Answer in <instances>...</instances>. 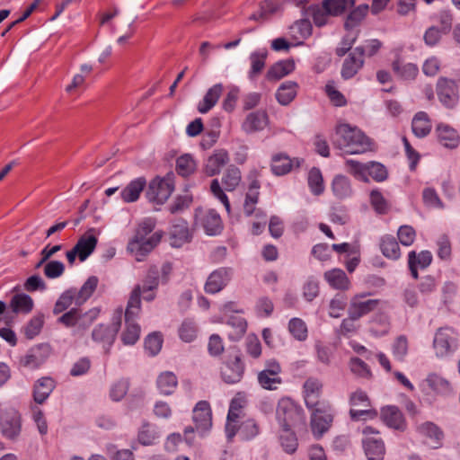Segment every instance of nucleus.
<instances>
[{"label": "nucleus", "instance_id": "f257e3e1", "mask_svg": "<svg viewBox=\"0 0 460 460\" xmlns=\"http://www.w3.org/2000/svg\"><path fill=\"white\" fill-rule=\"evenodd\" d=\"M332 143L334 147L344 154H362L370 150V139L358 128L349 124H340L335 128L332 136Z\"/></svg>", "mask_w": 460, "mask_h": 460}, {"label": "nucleus", "instance_id": "f03ea898", "mask_svg": "<svg viewBox=\"0 0 460 460\" xmlns=\"http://www.w3.org/2000/svg\"><path fill=\"white\" fill-rule=\"evenodd\" d=\"M155 220L151 217L145 218L137 226L135 236L128 243V251L133 254L137 261H142L146 256L160 243L163 233H153Z\"/></svg>", "mask_w": 460, "mask_h": 460}, {"label": "nucleus", "instance_id": "7ed1b4c3", "mask_svg": "<svg viewBox=\"0 0 460 460\" xmlns=\"http://www.w3.org/2000/svg\"><path fill=\"white\" fill-rule=\"evenodd\" d=\"M140 296V287L136 286L130 294L125 311L126 330L121 337L125 345H133L139 339L140 326L136 323V318L141 309Z\"/></svg>", "mask_w": 460, "mask_h": 460}, {"label": "nucleus", "instance_id": "20e7f679", "mask_svg": "<svg viewBox=\"0 0 460 460\" xmlns=\"http://www.w3.org/2000/svg\"><path fill=\"white\" fill-rule=\"evenodd\" d=\"M276 417L282 429L305 423L303 409L289 398H282L279 401Z\"/></svg>", "mask_w": 460, "mask_h": 460}, {"label": "nucleus", "instance_id": "39448f33", "mask_svg": "<svg viewBox=\"0 0 460 460\" xmlns=\"http://www.w3.org/2000/svg\"><path fill=\"white\" fill-rule=\"evenodd\" d=\"M174 173L170 172L163 178L156 177L153 179L146 192L148 200L164 204L174 190Z\"/></svg>", "mask_w": 460, "mask_h": 460}, {"label": "nucleus", "instance_id": "423d86ee", "mask_svg": "<svg viewBox=\"0 0 460 460\" xmlns=\"http://www.w3.org/2000/svg\"><path fill=\"white\" fill-rule=\"evenodd\" d=\"M458 346V334L454 329L441 327L437 330L433 340V348L438 358H445L453 354Z\"/></svg>", "mask_w": 460, "mask_h": 460}, {"label": "nucleus", "instance_id": "0eeeda50", "mask_svg": "<svg viewBox=\"0 0 460 460\" xmlns=\"http://www.w3.org/2000/svg\"><path fill=\"white\" fill-rule=\"evenodd\" d=\"M122 319V310L118 309L113 314L112 323L110 325L99 324L92 332V338L98 342H103L107 345L105 352L108 353L113 344L116 335L119 331Z\"/></svg>", "mask_w": 460, "mask_h": 460}, {"label": "nucleus", "instance_id": "6e6552de", "mask_svg": "<svg viewBox=\"0 0 460 460\" xmlns=\"http://www.w3.org/2000/svg\"><path fill=\"white\" fill-rule=\"evenodd\" d=\"M439 102L447 109H454L459 101V91L456 81L447 77H439L436 85Z\"/></svg>", "mask_w": 460, "mask_h": 460}, {"label": "nucleus", "instance_id": "1a4fd4ad", "mask_svg": "<svg viewBox=\"0 0 460 460\" xmlns=\"http://www.w3.org/2000/svg\"><path fill=\"white\" fill-rule=\"evenodd\" d=\"M332 420L333 413L331 406L316 408L312 411L311 429L316 439H320L329 430Z\"/></svg>", "mask_w": 460, "mask_h": 460}, {"label": "nucleus", "instance_id": "9d476101", "mask_svg": "<svg viewBox=\"0 0 460 460\" xmlns=\"http://www.w3.org/2000/svg\"><path fill=\"white\" fill-rule=\"evenodd\" d=\"M96 316L97 312L95 310H90L89 312L82 314V311L79 308L74 307L64 313L58 319V323L65 325L67 328L78 325L83 329H86L96 318Z\"/></svg>", "mask_w": 460, "mask_h": 460}, {"label": "nucleus", "instance_id": "9b49d317", "mask_svg": "<svg viewBox=\"0 0 460 460\" xmlns=\"http://www.w3.org/2000/svg\"><path fill=\"white\" fill-rule=\"evenodd\" d=\"M50 352L51 348L47 343L35 345L21 358L20 364L24 367L35 369L46 361L49 357Z\"/></svg>", "mask_w": 460, "mask_h": 460}, {"label": "nucleus", "instance_id": "f8f14e48", "mask_svg": "<svg viewBox=\"0 0 460 460\" xmlns=\"http://www.w3.org/2000/svg\"><path fill=\"white\" fill-rule=\"evenodd\" d=\"M2 434L9 439H14L21 432V415L14 409H8L2 413L0 419Z\"/></svg>", "mask_w": 460, "mask_h": 460}, {"label": "nucleus", "instance_id": "ddd939ff", "mask_svg": "<svg viewBox=\"0 0 460 460\" xmlns=\"http://www.w3.org/2000/svg\"><path fill=\"white\" fill-rule=\"evenodd\" d=\"M192 239L188 222L182 218L175 219L169 232L170 244L172 247L180 248Z\"/></svg>", "mask_w": 460, "mask_h": 460}, {"label": "nucleus", "instance_id": "4468645a", "mask_svg": "<svg viewBox=\"0 0 460 460\" xmlns=\"http://www.w3.org/2000/svg\"><path fill=\"white\" fill-rule=\"evenodd\" d=\"M244 374V364L240 355L229 358L221 368V376L227 384H235L241 381Z\"/></svg>", "mask_w": 460, "mask_h": 460}, {"label": "nucleus", "instance_id": "2eb2a0df", "mask_svg": "<svg viewBox=\"0 0 460 460\" xmlns=\"http://www.w3.org/2000/svg\"><path fill=\"white\" fill-rule=\"evenodd\" d=\"M233 270L222 267L214 270L208 276L205 283V291L208 294H216L221 291L231 280Z\"/></svg>", "mask_w": 460, "mask_h": 460}, {"label": "nucleus", "instance_id": "dca6fc26", "mask_svg": "<svg viewBox=\"0 0 460 460\" xmlns=\"http://www.w3.org/2000/svg\"><path fill=\"white\" fill-rule=\"evenodd\" d=\"M193 421L198 432L203 434L212 426V416L209 403L206 401L199 402L193 409Z\"/></svg>", "mask_w": 460, "mask_h": 460}, {"label": "nucleus", "instance_id": "f3484780", "mask_svg": "<svg viewBox=\"0 0 460 460\" xmlns=\"http://www.w3.org/2000/svg\"><path fill=\"white\" fill-rule=\"evenodd\" d=\"M196 223L204 229L208 235H217L223 229L219 214L212 209L198 215Z\"/></svg>", "mask_w": 460, "mask_h": 460}, {"label": "nucleus", "instance_id": "a211bd4d", "mask_svg": "<svg viewBox=\"0 0 460 460\" xmlns=\"http://www.w3.org/2000/svg\"><path fill=\"white\" fill-rule=\"evenodd\" d=\"M268 123V113L265 111H256L246 116L242 123V129L247 134H252L263 130Z\"/></svg>", "mask_w": 460, "mask_h": 460}, {"label": "nucleus", "instance_id": "6ab92c4d", "mask_svg": "<svg viewBox=\"0 0 460 460\" xmlns=\"http://www.w3.org/2000/svg\"><path fill=\"white\" fill-rule=\"evenodd\" d=\"M363 296H356L352 298L348 313L353 319H359L368 313L374 311L379 301L377 299L360 300Z\"/></svg>", "mask_w": 460, "mask_h": 460}, {"label": "nucleus", "instance_id": "aec40b11", "mask_svg": "<svg viewBox=\"0 0 460 460\" xmlns=\"http://www.w3.org/2000/svg\"><path fill=\"white\" fill-rule=\"evenodd\" d=\"M301 162H303V160L298 158L292 160L285 154H277L271 158L270 167L275 175L282 176L288 173L295 165L299 167Z\"/></svg>", "mask_w": 460, "mask_h": 460}, {"label": "nucleus", "instance_id": "412c9836", "mask_svg": "<svg viewBox=\"0 0 460 460\" xmlns=\"http://www.w3.org/2000/svg\"><path fill=\"white\" fill-rule=\"evenodd\" d=\"M362 445L367 460H384L385 446L381 438L367 437L362 440Z\"/></svg>", "mask_w": 460, "mask_h": 460}, {"label": "nucleus", "instance_id": "4be33fe9", "mask_svg": "<svg viewBox=\"0 0 460 460\" xmlns=\"http://www.w3.org/2000/svg\"><path fill=\"white\" fill-rule=\"evenodd\" d=\"M229 162V155L224 149L216 150L205 164V172L208 176H214L220 172L221 168Z\"/></svg>", "mask_w": 460, "mask_h": 460}, {"label": "nucleus", "instance_id": "5701e85b", "mask_svg": "<svg viewBox=\"0 0 460 460\" xmlns=\"http://www.w3.org/2000/svg\"><path fill=\"white\" fill-rule=\"evenodd\" d=\"M223 84L220 83L210 87L202 101L198 104L197 110L199 112L202 114L208 113L217 104L223 93Z\"/></svg>", "mask_w": 460, "mask_h": 460}, {"label": "nucleus", "instance_id": "b1692460", "mask_svg": "<svg viewBox=\"0 0 460 460\" xmlns=\"http://www.w3.org/2000/svg\"><path fill=\"white\" fill-rule=\"evenodd\" d=\"M382 419L385 423L394 429L399 430H403L406 427L404 418L402 413L396 406H386L384 407L381 411Z\"/></svg>", "mask_w": 460, "mask_h": 460}, {"label": "nucleus", "instance_id": "393cba45", "mask_svg": "<svg viewBox=\"0 0 460 460\" xmlns=\"http://www.w3.org/2000/svg\"><path fill=\"white\" fill-rule=\"evenodd\" d=\"M364 58L356 53L355 49L349 54L341 67V76L345 80L352 78L363 67Z\"/></svg>", "mask_w": 460, "mask_h": 460}, {"label": "nucleus", "instance_id": "a878e982", "mask_svg": "<svg viewBox=\"0 0 460 460\" xmlns=\"http://www.w3.org/2000/svg\"><path fill=\"white\" fill-rule=\"evenodd\" d=\"M146 185L144 177L137 178L131 181L120 192L121 199L127 203L135 202L138 199L140 193Z\"/></svg>", "mask_w": 460, "mask_h": 460}, {"label": "nucleus", "instance_id": "bb28decb", "mask_svg": "<svg viewBox=\"0 0 460 460\" xmlns=\"http://www.w3.org/2000/svg\"><path fill=\"white\" fill-rule=\"evenodd\" d=\"M55 388V382L50 377H41L34 385L33 399L36 403H43Z\"/></svg>", "mask_w": 460, "mask_h": 460}, {"label": "nucleus", "instance_id": "cd10ccee", "mask_svg": "<svg viewBox=\"0 0 460 460\" xmlns=\"http://www.w3.org/2000/svg\"><path fill=\"white\" fill-rule=\"evenodd\" d=\"M295 69L293 60H281L273 64L266 73V79L269 81H278L290 74Z\"/></svg>", "mask_w": 460, "mask_h": 460}, {"label": "nucleus", "instance_id": "c85d7f7f", "mask_svg": "<svg viewBox=\"0 0 460 460\" xmlns=\"http://www.w3.org/2000/svg\"><path fill=\"white\" fill-rule=\"evenodd\" d=\"M298 84L295 81H286L282 83L277 92L276 99L280 105H288L297 94Z\"/></svg>", "mask_w": 460, "mask_h": 460}, {"label": "nucleus", "instance_id": "c756f323", "mask_svg": "<svg viewBox=\"0 0 460 460\" xmlns=\"http://www.w3.org/2000/svg\"><path fill=\"white\" fill-rule=\"evenodd\" d=\"M392 69L396 76L402 80H414L419 74V68L415 64L404 63L400 58L393 61Z\"/></svg>", "mask_w": 460, "mask_h": 460}, {"label": "nucleus", "instance_id": "7c9ffc66", "mask_svg": "<svg viewBox=\"0 0 460 460\" xmlns=\"http://www.w3.org/2000/svg\"><path fill=\"white\" fill-rule=\"evenodd\" d=\"M439 142L446 147L455 148L459 144V136L456 129L446 124H439L436 128Z\"/></svg>", "mask_w": 460, "mask_h": 460}, {"label": "nucleus", "instance_id": "2f4dec72", "mask_svg": "<svg viewBox=\"0 0 460 460\" xmlns=\"http://www.w3.org/2000/svg\"><path fill=\"white\" fill-rule=\"evenodd\" d=\"M324 279L334 289L347 290L349 288V279L341 269H332L324 273Z\"/></svg>", "mask_w": 460, "mask_h": 460}, {"label": "nucleus", "instance_id": "473e14b6", "mask_svg": "<svg viewBox=\"0 0 460 460\" xmlns=\"http://www.w3.org/2000/svg\"><path fill=\"white\" fill-rule=\"evenodd\" d=\"M332 190L333 195L339 199L349 198L353 193L349 179L341 174L333 178Z\"/></svg>", "mask_w": 460, "mask_h": 460}, {"label": "nucleus", "instance_id": "72a5a7b5", "mask_svg": "<svg viewBox=\"0 0 460 460\" xmlns=\"http://www.w3.org/2000/svg\"><path fill=\"white\" fill-rule=\"evenodd\" d=\"M267 57V49L256 50L250 54L251 69L248 72L249 79H255L262 72L265 67Z\"/></svg>", "mask_w": 460, "mask_h": 460}, {"label": "nucleus", "instance_id": "f704fd0d", "mask_svg": "<svg viewBox=\"0 0 460 460\" xmlns=\"http://www.w3.org/2000/svg\"><path fill=\"white\" fill-rule=\"evenodd\" d=\"M98 240L93 234L82 235L74 246L79 252L80 261H84L94 251Z\"/></svg>", "mask_w": 460, "mask_h": 460}, {"label": "nucleus", "instance_id": "c9c22d12", "mask_svg": "<svg viewBox=\"0 0 460 460\" xmlns=\"http://www.w3.org/2000/svg\"><path fill=\"white\" fill-rule=\"evenodd\" d=\"M413 134L418 137H424L429 134L431 130V122L429 116L424 111L417 112L411 122Z\"/></svg>", "mask_w": 460, "mask_h": 460}, {"label": "nucleus", "instance_id": "e433bc0d", "mask_svg": "<svg viewBox=\"0 0 460 460\" xmlns=\"http://www.w3.org/2000/svg\"><path fill=\"white\" fill-rule=\"evenodd\" d=\"M156 385L162 394L170 395L178 385L177 376L171 371L163 372L156 379Z\"/></svg>", "mask_w": 460, "mask_h": 460}, {"label": "nucleus", "instance_id": "4c0bfd02", "mask_svg": "<svg viewBox=\"0 0 460 460\" xmlns=\"http://www.w3.org/2000/svg\"><path fill=\"white\" fill-rule=\"evenodd\" d=\"M10 308L16 314H29L33 308V300L27 294H16L11 298Z\"/></svg>", "mask_w": 460, "mask_h": 460}, {"label": "nucleus", "instance_id": "58836bf2", "mask_svg": "<svg viewBox=\"0 0 460 460\" xmlns=\"http://www.w3.org/2000/svg\"><path fill=\"white\" fill-rule=\"evenodd\" d=\"M226 324L231 328V330L227 332V335L228 338L232 341L240 340L246 332L247 323L242 316H229L226 321Z\"/></svg>", "mask_w": 460, "mask_h": 460}, {"label": "nucleus", "instance_id": "ea45409f", "mask_svg": "<svg viewBox=\"0 0 460 460\" xmlns=\"http://www.w3.org/2000/svg\"><path fill=\"white\" fill-rule=\"evenodd\" d=\"M418 431L432 442V447L437 448L440 446L443 438L442 430L433 422H424L418 426Z\"/></svg>", "mask_w": 460, "mask_h": 460}, {"label": "nucleus", "instance_id": "a19ab883", "mask_svg": "<svg viewBox=\"0 0 460 460\" xmlns=\"http://www.w3.org/2000/svg\"><path fill=\"white\" fill-rule=\"evenodd\" d=\"M74 302L76 305V288H71L59 296L54 305L53 314L57 315L65 312Z\"/></svg>", "mask_w": 460, "mask_h": 460}, {"label": "nucleus", "instance_id": "79ce46f5", "mask_svg": "<svg viewBox=\"0 0 460 460\" xmlns=\"http://www.w3.org/2000/svg\"><path fill=\"white\" fill-rule=\"evenodd\" d=\"M380 249L384 256L388 259L397 260L400 255V247L396 239L392 235H385L381 239Z\"/></svg>", "mask_w": 460, "mask_h": 460}, {"label": "nucleus", "instance_id": "37998d69", "mask_svg": "<svg viewBox=\"0 0 460 460\" xmlns=\"http://www.w3.org/2000/svg\"><path fill=\"white\" fill-rule=\"evenodd\" d=\"M99 279L95 276H91L87 279V280L84 283L79 290L76 289V305L80 306L86 300H88L94 290L97 288Z\"/></svg>", "mask_w": 460, "mask_h": 460}, {"label": "nucleus", "instance_id": "c03bdc74", "mask_svg": "<svg viewBox=\"0 0 460 460\" xmlns=\"http://www.w3.org/2000/svg\"><path fill=\"white\" fill-rule=\"evenodd\" d=\"M368 9L369 6L367 4H360L353 9L347 16L344 23L345 29L350 30L358 26L367 15Z\"/></svg>", "mask_w": 460, "mask_h": 460}, {"label": "nucleus", "instance_id": "a18cd8bd", "mask_svg": "<svg viewBox=\"0 0 460 460\" xmlns=\"http://www.w3.org/2000/svg\"><path fill=\"white\" fill-rule=\"evenodd\" d=\"M383 43L377 39H370L364 41L361 46L356 47L354 49L362 58L364 57L372 58L381 49Z\"/></svg>", "mask_w": 460, "mask_h": 460}, {"label": "nucleus", "instance_id": "49530a36", "mask_svg": "<svg viewBox=\"0 0 460 460\" xmlns=\"http://www.w3.org/2000/svg\"><path fill=\"white\" fill-rule=\"evenodd\" d=\"M175 169L179 175L187 177L194 172L196 163L190 155L185 154L177 158Z\"/></svg>", "mask_w": 460, "mask_h": 460}, {"label": "nucleus", "instance_id": "de8ad7c7", "mask_svg": "<svg viewBox=\"0 0 460 460\" xmlns=\"http://www.w3.org/2000/svg\"><path fill=\"white\" fill-rule=\"evenodd\" d=\"M241 181V172L239 168L234 165H230L226 171L222 182L225 190L227 191L234 190Z\"/></svg>", "mask_w": 460, "mask_h": 460}, {"label": "nucleus", "instance_id": "09e8293b", "mask_svg": "<svg viewBox=\"0 0 460 460\" xmlns=\"http://www.w3.org/2000/svg\"><path fill=\"white\" fill-rule=\"evenodd\" d=\"M158 438V433L154 425L149 422H143L137 434V439L143 446H150Z\"/></svg>", "mask_w": 460, "mask_h": 460}, {"label": "nucleus", "instance_id": "8fccbe9b", "mask_svg": "<svg viewBox=\"0 0 460 460\" xmlns=\"http://www.w3.org/2000/svg\"><path fill=\"white\" fill-rule=\"evenodd\" d=\"M280 444L283 449L288 454L296 452L298 443L296 434L291 430V428L282 429V433L279 437Z\"/></svg>", "mask_w": 460, "mask_h": 460}, {"label": "nucleus", "instance_id": "3c124183", "mask_svg": "<svg viewBox=\"0 0 460 460\" xmlns=\"http://www.w3.org/2000/svg\"><path fill=\"white\" fill-rule=\"evenodd\" d=\"M308 186L314 195H321L323 190V180L320 169L313 167L308 172Z\"/></svg>", "mask_w": 460, "mask_h": 460}, {"label": "nucleus", "instance_id": "603ef678", "mask_svg": "<svg viewBox=\"0 0 460 460\" xmlns=\"http://www.w3.org/2000/svg\"><path fill=\"white\" fill-rule=\"evenodd\" d=\"M370 204L378 215H385L390 209L389 202L378 190L370 192Z\"/></svg>", "mask_w": 460, "mask_h": 460}, {"label": "nucleus", "instance_id": "864d4df0", "mask_svg": "<svg viewBox=\"0 0 460 460\" xmlns=\"http://www.w3.org/2000/svg\"><path fill=\"white\" fill-rule=\"evenodd\" d=\"M345 165L348 172L352 174L355 178L366 182L368 181L367 176V163L362 164L353 159H348L345 162Z\"/></svg>", "mask_w": 460, "mask_h": 460}, {"label": "nucleus", "instance_id": "5fc2aeb1", "mask_svg": "<svg viewBox=\"0 0 460 460\" xmlns=\"http://www.w3.org/2000/svg\"><path fill=\"white\" fill-rule=\"evenodd\" d=\"M288 331L297 341H305L307 338V327L305 323L300 318H292L288 323Z\"/></svg>", "mask_w": 460, "mask_h": 460}, {"label": "nucleus", "instance_id": "6e6d98bb", "mask_svg": "<svg viewBox=\"0 0 460 460\" xmlns=\"http://www.w3.org/2000/svg\"><path fill=\"white\" fill-rule=\"evenodd\" d=\"M159 285V270L156 266H152L149 268L147 274L143 281V285L140 286L141 293H146L147 291H153L156 289Z\"/></svg>", "mask_w": 460, "mask_h": 460}, {"label": "nucleus", "instance_id": "4d7b16f0", "mask_svg": "<svg viewBox=\"0 0 460 460\" xmlns=\"http://www.w3.org/2000/svg\"><path fill=\"white\" fill-rule=\"evenodd\" d=\"M426 382L432 390L438 394H447L450 392L449 382L437 374L429 375Z\"/></svg>", "mask_w": 460, "mask_h": 460}, {"label": "nucleus", "instance_id": "13d9d810", "mask_svg": "<svg viewBox=\"0 0 460 460\" xmlns=\"http://www.w3.org/2000/svg\"><path fill=\"white\" fill-rule=\"evenodd\" d=\"M179 336L184 342H191L197 337L196 323L190 319H185L179 328Z\"/></svg>", "mask_w": 460, "mask_h": 460}, {"label": "nucleus", "instance_id": "bf43d9fd", "mask_svg": "<svg viewBox=\"0 0 460 460\" xmlns=\"http://www.w3.org/2000/svg\"><path fill=\"white\" fill-rule=\"evenodd\" d=\"M367 175L371 176L374 181L381 182L387 179L388 172L384 164L372 161L367 163Z\"/></svg>", "mask_w": 460, "mask_h": 460}, {"label": "nucleus", "instance_id": "052dcab7", "mask_svg": "<svg viewBox=\"0 0 460 460\" xmlns=\"http://www.w3.org/2000/svg\"><path fill=\"white\" fill-rule=\"evenodd\" d=\"M259 433V427L253 420L243 421L238 428V435L243 440H250Z\"/></svg>", "mask_w": 460, "mask_h": 460}, {"label": "nucleus", "instance_id": "680f3d73", "mask_svg": "<svg viewBox=\"0 0 460 460\" xmlns=\"http://www.w3.org/2000/svg\"><path fill=\"white\" fill-rule=\"evenodd\" d=\"M43 272L49 279H58L64 274L65 264L59 261H50L44 265Z\"/></svg>", "mask_w": 460, "mask_h": 460}, {"label": "nucleus", "instance_id": "e2e57ef3", "mask_svg": "<svg viewBox=\"0 0 460 460\" xmlns=\"http://www.w3.org/2000/svg\"><path fill=\"white\" fill-rule=\"evenodd\" d=\"M129 388V382L128 379H120L114 383L110 390V396L112 401L119 402L127 394Z\"/></svg>", "mask_w": 460, "mask_h": 460}, {"label": "nucleus", "instance_id": "0e129e2a", "mask_svg": "<svg viewBox=\"0 0 460 460\" xmlns=\"http://www.w3.org/2000/svg\"><path fill=\"white\" fill-rule=\"evenodd\" d=\"M347 306V296L343 294H336L335 296L330 302V312L331 317L338 318L341 315V312Z\"/></svg>", "mask_w": 460, "mask_h": 460}, {"label": "nucleus", "instance_id": "69168bd1", "mask_svg": "<svg viewBox=\"0 0 460 460\" xmlns=\"http://www.w3.org/2000/svg\"><path fill=\"white\" fill-rule=\"evenodd\" d=\"M43 315H37L32 317L24 327V334L28 339H33L37 336L43 326Z\"/></svg>", "mask_w": 460, "mask_h": 460}, {"label": "nucleus", "instance_id": "338daca9", "mask_svg": "<svg viewBox=\"0 0 460 460\" xmlns=\"http://www.w3.org/2000/svg\"><path fill=\"white\" fill-rule=\"evenodd\" d=\"M258 383L263 389L275 390L282 383V379L279 376H270L266 372L261 371L258 374Z\"/></svg>", "mask_w": 460, "mask_h": 460}, {"label": "nucleus", "instance_id": "774afa93", "mask_svg": "<svg viewBox=\"0 0 460 460\" xmlns=\"http://www.w3.org/2000/svg\"><path fill=\"white\" fill-rule=\"evenodd\" d=\"M162 336L158 332L149 334L145 340V349L151 356H155L161 350Z\"/></svg>", "mask_w": 460, "mask_h": 460}]
</instances>
